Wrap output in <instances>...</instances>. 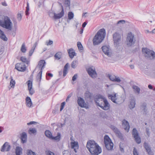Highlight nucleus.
I'll use <instances>...</instances> for the list:
<instances>
[{"label": "nucleus", "mask_w": 155, "mask_h": 155, "mask_svg": "<svg viewBox=\"0 0 155 155\" xmlns=\"http://www.w3.org/2000/svg\"><path fill=\"white\" fill-rule=\"evenodd\" d=\"M86 147L92 155H98L101 152V147L94 140L88 141Z\"/></svg>", "instance_id": "obj_1"}, {"label": "nucleus", "mask_w": 155, "mask_h": 155, "mask_svg": "<svg viewBox=\"0 0 155 155\" xmlns=\"http://www.w3.org/2000/svg\"><path fill=\"white\" fill-rule=\"evenodd\" d=\"M94 101L97 105L102 109L107 110L110 109V105L106 99L103 95H99Z\"/></svg>", "instance_id": "obj_2"}, {"label": "nucleus", "mask_w": 155, "mask_h": 155, "mask_svg": "<svg viewBox=\"0 0 155 155\" xmlns=\"http://www.w3.org/2000/svg\"><path fill=\"white\" fill-rule=\"evenodd\" d=\"M106 36L105 30L104 28L99 30L93 39L94 45H97L102 42Z\"/></svg>", "instance_id": "obj_3"}, {"label": "nucleus", "mask_w": 155, "mask_h": 155, "mask_svg": "<svg viewBox=\"0 0 155 155\" xmlns=\"http://www.w3.org/2000/svg\"><path fill=\"white\" fill-rule=\"evenodd\" d=\"M142 52L147 58L151 60L155 58V53L153 51L147 48H143L142 49Z\"/></svg>", "instance_id": "obj_4"}, {"label": "nucleus", "mask_w": 155, "mask_h": 155, "mask_svg": "<svg viewBox=\"0 0 155 155\" xmlns=\"http://www.w3.org/2000/svg\"><path fill=\"white\" fill-rule=\"evenodd\" d=\"M2 27L8 31H12L13 27V23L9 18L7 16L2 24Z\"/></svg>", "instance_id": "obj_5"}, {"label": "nucleus", "mask_w": 155, "mask_h": 155, "mask_svg": "<svg viewBox=\"0 0 155 155\" xmlns=\"http://www.w3.org/2000/svg\"><path fill=\"white\" fill-rule=\"evenodd\" d=\"M136 40L134 35L131 32L128 33L126 39V42L127 46L130 47L134 45L135 42Z\"/></svg>", "instance_id": "obj_6"}, {"label": "nucleus", "mask_w": 155, "mask_h": 155, "mask_svg": "<svg viewBox=\"0 0 155 155\" xmlns=\"http://www.w3.org/2000/svg\"><path fill=\"white\" fill-rule=\"evenodd\" d=\"M113 38L114 45L117 46L120 44L121 40V36L120 34L116 32L113 35Z\"/></svg>", "instance_id": "obj_7"}, {"label": "nucleus", "mask_w": 155, "mask_h": 155, "mask_svg": "<svg viewBox=\"0 0 155 155\" xmlns=\"http://www.w3.org/2000/svg\"><path fill=\"white\" fill-rule=\"evenodd\" d=\"M132 136L134 138L135 140L137 143H140L141 140L139 135L138 133L135 128H134L132 132Z\"/></svg>", "instance_id": "obj_8"}, {"label": "nucleus", "mask_w": 155, "mask_h": 155, "mask_svg": "<svg viewBox=\"0 0 155 155\" xmlns=\"http://www.w3.org/2000/svg\"><path fill=\"white\" fill-rule=\"evenodd\" d=\"M77 103L79 106L81 107L86 109L89 108L88 104L85 102L83 98L80 97H78Z\"/></svg>", "instance_id": "obj_9"}, {"label": "nucleus", "mask_w": 155, "mask_h": 155, "mask_svg": "<svg viewBox=\"0 0 155 155\" xmlns=\"http://www.w3.org/2000/svg\"><path fill=\"white\" fill-rule=\"evenodd\" d=\"M87 71L88 74L92 78H95L97 77V73L94 67H89L87 69Z\"/></svg>", "instance_id": "obj_10"}, {"label": "nucleus", "mask_w": 155, "mask_h": 155, "mask_svg": "<svg viewBox=\"0 0 155 155\" xmlns=\"http://www.w3.org/2000/svg\"><path fill=\"white\" fill-rule=\"evenodd\" d=\"M102 49L104 53L106 55L109 57L111 56V50L109 47L106 46H104L102 47Z\"/></svg>", "instance_id": "obj_11"}, {"label": "nucleus", "mask_w": 155, "mask_h": 155, "mask_svg": "<svg viewBox=\"0 0 155 155\" xmlns=\"http://www.w3.org/2000/svg\"><path fill=\"white\" fill-rule=\"evenodd\" d=\"M26 66L23 63H18L15 65V68L19 71H24L26 69Z\"/></svg>", "instance_id": "obj_12"}, {"label": "nucleus", "mask_w": 155, "mask_h": 155, "mask_svg": "<svg viewBox=\"0 0 155 155\" xmlns=\"http://www.w3.org/2000/svg\"><path fill=\"white\" fill-rule=\"evenodd\" d=\"M11 149V146L7 142H5L2 146L1 149L2 152L8 151Z\"/></svg>", "instance_id": "obj_13"}, {"label": "nucleus", "mask_w": 155, "mask_h": 155, "mask_svg": "<svg viewBox=\"0 0 155 155\" xmlns=\"http://www.w3.org/2000/svg\"><path fill=\"white\" fill-rule=\"evenodd\" d=\"M130 103L129 105V107L130 109H133L135 105V100L134 97L133 95L130 96Z\"/></svg>", "instance_id": "obj_14"}, {"label": "nucleus", "mask_w": 155, "mask_h": 155, "mask_svg": "<svg viewBox=\"0 0 155 155\" xmlns=\"http://www.w3.org/2000/svg\"><path fill=\"white\" fill-rule=\"evenodd\" d=\"M122 126L124 130L127 132L129 131L130 126L128 122L125 120L122 121Z\"/></svg>", "instance_id": "obj_15"}, {"label": "nucleus", "mask_w": 155, "mask_h": 155, "mask_svg": "<svg viewBox=\"0 0 155 155\" xmlns=\"http://www.w3.org/2000/svg\"><path fill=\"white\" fill-rule=\"evenodd\" d=\"M109 79L113 81L120 82L121 80L120 78L118 77H117L114 75L108 74L107 76Z\"/></svg>", "instance_id": "obj_16"}, {"label": "nucleus", "mask_w": 155, "mask_h": 155, "mask_svg": "<svg viewBox=\"0 0 155 155\" xmlns=\"http://www.w3.org/2000/svg\"><path fill=\"white\" fill-rule=\"evenodd\" d=\"M71 148L74 149L75 152H77V150L78 149V145L77 142L71 141Z\"/></svg>", "instance_id": "obj_17"}, {"label": "nucleus", "mask_w": 155, "mask_h": 155, "mask_svg": "<svg viewBox=\"0 0 155 155\" xmlns=\"http://www.w3.org/2000/svg\"><path fill=\"white\" fill-rule=\"evenodd\" d=\"M116 95V94L114 93L112 94H108V98L111 99L114 103L117 104V103L116 101L117 100Z\"/></svg>", "instance_id": "obj_18"}, {"label": "nucleus", "mask_w": 155, "mask_h": 155, "mask_svg": "<svg viewBox=\"0 0 155 155\" xmlns=\"http://www.w3.org/2000/svg\"><path fill=\"white\" fill-rule=\"evenodd\" d=\"M25 103L26 106L28 107H31L32 105V102L30 97H27L25 99Z\"/></svg>", "instance_id": "obj_19"}, {"label": "nucleus", "mask_w": 155, "mask_h": 155, "mask_svg": "<svg viewBox=\"0 0 155 155\" xmlns=\"http://www.w3.org/2000/svg\"><path fill=\"white\" fill-rule=\"evenodd\" d=\"M144 147L148 154L150 155H152L153 153L151 151L150 148L148 144L146 143H144Z\"/></svg>", "instance_id": "obj_20"}, {"label": "nucleus", "mask_w": 155, "mask_h": 155, "mask_svg": "<svg viewBox=\"0 0 155 155\" xmlns=\"http://www.w3.org/2000/svg\"><path fill=\"white\" fill-rule=\"evenodd\" d=\"M64 13L63 7H62V10L61 12L58 14H54V17L55 19H59L62 17L64 15Z\"/></svg>", "instance_id": "obj_21"}, {"label": "nucleus", "mask_w": 155, "mask_h": 155, "mask_svg": "<svg viewBox=\"0 0 155 155\" xmlns=\"http://www.w3.org/2000/svg\"><path fill=\"white\" fill-rule=\"evenodd\" d=\"M147 104L146 103H142L141 106L140 108L144 114H147V109L146 107Z\"/></svg>", "instance_id": "obj_22"}, {"label": "nucleus", "mask_w": 155, "mask_h": 155, "mask_svg": "<svg viewBox=\"0 0 155 155\" xmlns=\"http://www.w3.org/2000/svg\"><path fill=\"white\" fill-rule=\"evenodd\" d=\"M110 128L119 137L121 136V133L120 132L117 128L114 126H110Z\"/></svg>", "instance_id": "obj_23"}, {"label": "nucleus", "mask_w": 155, "mask_h": 155, "mask_svg": "<svg viewBox=\"0 0 155 155\" xmlns=\"http://www.w3.org/2000/svg\"><path fill=\"white\" fill-rule=\"evenodd\" d=\"M45 64V61L44 60H41L39 62L37 67L39 68L41 71H42V68H44Z\"/></svg>", "instance_id": "obj_24"}, {"label": "nucleus", "mask_w": 155, "mask_h": 155, "mask_svg": "<svg viewBox=\"0 0 155 155\" xmlns=\"http://www.w3.org/2000/svg\"><path fill=\"white\" fill-rule=\"evenodd\" d=\"M27 135L26 134L25 132L22 133L21 136V142L23 143H25L27 141Z\"/></svg>", "instance_id": "obj_25"}, {"label": "nucleus", "mask_w": 155, "mask_h": 155, "mask_svg": "<svg viewBox=\"0 0 155 155\" xmlns=\"http://www.w3.org/2000/svg\"><path fill=\"white\" fill-rule=\"evenodd\" d=\"M68 52L70 57L71 58H72L75 55V53L73 49L72 48H71L68 50Z\"/></svg>", "instance_id": "obj_26"}, {"label": "nucleus", "mask_w": 155, "mask_h": 155, "mask_svg": "<svg viewBox=\"0 0 155 155\" xmlns=\"http://www.w3.org/2000/svg\"><path fill=\"white\" fill-rule=\"evenodd\" d=\"M132 88L134 90V91L136 94H138L140 93V89L138 86L136 85H133L132 87Z\"/></svg>", "instance_id": "obj_27"}, {"label": "nucleus", "mask_w": 155, "mask_h": 155, "mask_svg": "<svg viewBox=\"0 0 155 155\" xmlns=\"http://www.w3.org/2000/svg\"><path fill=\"white\" fill-rule=\"evenodd\" d=\"M22 149L19 147H17L15 149L16 155H21L22 154Z\"/></svg>", "instance_id": "obj_28"}, {"label": "nucleus", "mask_w": 155, "mask_h": 155, "mask_svg": "<svg viewBox=\"0 0 155 155\" xmlns=\"http://www.w3.org/2000/svg\"><path fill=\"white\" fill-rule=\"evenodd\" d=\"M64 5L68 9H70V0H63Z\"/></svg>", "instance_id": "obj_29"}, {"label": "nucleus", "mask_w": 155, "mask_h": 155, "mask_svg": "<svg viewBox=\"0 0 155 155\" xmlns=\"http://www.w3.org/2000/svg\"><path fill=\"white\" fill-rule=\"evenodd\" d=\"M107 149L109 150H111L113 147L114 144L112 142H110L109 143L105 145Z\"/></svg>", "instance_id": "obj_30"}, {"label": "nucleus", "mask_w": 155, "mask_h": 155, "mask_svg": "<svg viewBox=\"0 0 155 155\" xmlns=\"http://www.w3.org/2000/svg\"><path fill=\"white\" fill-rule=\"evenodd\" d=\"M28 133L31 135H35L37 133V130L35 128H30L28 130Z\"/></svg>", "instance_id": "obj_31"}, {"label": "nucleus", "mask_w": 155, "mask_h": 155, "mask_svg": "<svg viewBox=\"0 0 155 155\" xmlns=\"http://www.w3.org/2000/svg\"><path fill=\"white\" fill-rule=\"evenodd\" d=\"M104 141L105 145L112 142L111 140L108 135H105L104 137Z\"/></svg>", "instance_id": "obj_32"}, {"label": "nucleus", "mask_w": 155, "mask_h": 155, "mask_svg": "<svg viewBox=\"0 0 155 155\" xmlns=\"http://www.w3.org/2000/svg\"><path fill=\"white\" fill-rule=\"evenodd\" d=\"M69 64L68 63H67L64 66L63 72V75L64 76H65L67 74V71L68 69V68L69 66Z\"/></svg>", "instance_id": "obj_33"}, {"label": "nucleus", "mask_w": 155, "mask_h": 155, "mask_svg": "<svg viewBox=\"0 0 155 155\" xmlns=\"http://www.w3.org/2000/svg\"><path fill=\"white\" fill-rule=\"evenodd\" d=\"M45 135L49 139H51L52 138V135L51 132L49 130H47L45 132Z\"/></svg>", "instance_id": "obj_34"}, {"label": "nucleus", "mask_w": 155, "mask_h": 155, "mask_svg": "<svg viewBox=\"0 0 155 155\" xmlns=\"http://www.w3.org/2000/svg\"><path fill=\"white\" fill-rule=\"evenodd\" d=\"M37 45V43H35L33 47L29 51V56H31L32 55L33 53L34 50Z\"/></svg>", "instance_id": "obj_35"}, {"label": "nucleus", "mask_w": 155, "mask_h": 155, "mask_svg": "<svg viewBox=\"0 0 155 155\" xmlns=\"http://www.w3.org/2000/svg\"><path fill=\"white\" fill-rule=\"evenodd\" d=\"M6 17L7 16L0 15V26H2V24L4 22V20Z\"/></svg>", "instance_id": "obj_36"}, {"label": "nucleus", "mask_w": 155, "mask_h": 155, "mask_svg": "<svg viewBox=\"0 0 155 155\" xmlns=\"http://www.w3.org/2000/svg\"><path fill=\"white\" fill-rule=\"evenodd\" d=\"M61 138V134L60 133H58L57 135L55 137H53L52 136V138L51 139L54 140L59 141L60 139Z\"/></svg>", "instance_id": "obj_37"}, {"label": "nucleus", "mask_w": 155, "mask_h": 155, "mask_svg": "<svg viewBox=\"0 0 155 155\" xmlns=\"http://www.w3.org/2000/svg\"><path fill=\"white\" fill-rule=\"evenodd\" d=\"M21 60L23 62H25L27 64L29 63V61L27 60V58L25 57H21L20 58Z\"/></svg>", "instance_id": "obj_38"}, {"label": "nucleus", "mask_w": 155, "mask_h": 155, "mask_svg": "<svg viewBox=\"0 0 155 155\" xmlns=\"http://www.w3.org/2000/svg\"><path fill=\"white\" fill-rule=\"evenodd\" d=\"M21 51L23 53H25L26 51V48L25 43H23L21 48Z\"/></svg>", "instance_id": "obj_39"}, {"label": "nucleus", "mask_w": 155, "mask_h": 155, "mask_svg": "<svg viewBox=\"0 0 155 155\" xmlns=\"http://www.w3.org/2000/svg\"><path fill=\"white\" fill-rule=\"evenodd\" d=\"M78 64V61L74 60L73 61L71 64V67L73 68H75L76 67Z\"/></svg>", "instance_id": "obj_40"}, {"label": "nucleus", "mask_w": 155, "mask_h": 155, "mask_svg": "<svg viewBox=\"0 0 155 155\" xmlns=\"http://www.w3.org/2000/svg\"><path fill=\"white\" fill-rule=\"evenodd\" d=\"M27 84L28 89H31L32 88V81L30 80H28L27 82Z\"/></svg>", "instance_id": "obj_41"}, {"label": "nucleus", "mask_w": 155, "mask_h": 155, "mask_svg": "<svg viewBox=\"0 0 155 155\" xmlns=\"http://www.w3.org/2000/svg\"><path fill=\"white\" fill-rule=\"evenodd\" d=\"M42 71H41L37 75L36 79L37 80H39V81H41V78Z\"/></svg>", "instance_id": "obj_42"}, {"label": "nucleus", "mask_w": 155, "mask_h": 155, "mask_svg": "<svg viewBox=\"0 0 155 155\" xmlns=\"http://www.w3.org/2000/svg\"><path fill=\"white\" fill-rule=\"evenodd\" d=\"M11 80L10 82V86L12 87H13L15 86V81L13 80L12 77H10Z\"/></svg>", "instance_id": "obj_43"}, {"label": "nucleus", "mask_w": 155, "mask_h": 155, "mask_svg": "<svg viewBox=\"0 0 155 155\" xmlns=\"http://www.w3.org/2000/svg\"><path fill=\"white\" fill-rule=\"evenodd\" d=\"M0 38L4 41H6L8 40V38L4 34L0 35Z\"/></svg>", "instance_id": "obj_44"}, {"label": "nucleus", "mask_w": 155, "mask_h": 155, "mask_svg": "<svg viewBox=\"0 0 155 155\" xmlns=\"http://www.w3.org/2000/svg\"><path fill=\"white\" fill-rule=\"evenodd\" d=\"M27 155H36L35 153L31 150H28L27 151Z\"/></svg>", "instance_id": "obj_45"}, {"label": "nucleus", "mask_w": 155, "mask_h": 155, "mask_svg": "<svg viewBox=\"0 0 155 155\" xmlns=\"http://www.w3.org/2000/svg\"><path fill=\"white\" fill-rule=\"evenodd\" d=\"M74 14L71 12H70L68 14V18L69 20H71L74 17Z\"/></svg>", "instance_id": "obj_46"}, {"label": "nucleus", "mask_w": 155, "mask_h": 155, "mask_svg": "<svg viewBox=\"0 0 155 155\" xmlns=\"http://www.w3.org/2000/svg\"><path fill=\"white\" fill-rule=\"evenodd\" d=\"M61 52H58L55 55L54 57L57 59H58V60L60 59L61 58Z\"/></svg>", "instance_id": "obj_47"}, {"label": "nucleus", "mask_w": 155, "mask_h": 155, "mask_svg": "<svg viewBox=\"0 0 155 155\" xmlns=\"http://www.w3.org/2000/svg\"><path fill=\"white\" fill-rule=\"evenodd\" d=\"M77 46L79 50H82L83 49V47L80 42H78L77 43Z\"/></svg>", "instance_id": "obj_48"}, {"label": "nucleus", "mask_w": 155, "mask_h": 155, "mask_svg": "<svg viewBox=\"0 0 155 155\" xmlns=\"http://www.w3.org/2000/svg\"><path fill=\"white\" fill-rule=\"evenodd\" d=\"M29 10V4L28 3H27V6L26 7V10L25 11V14L26 15H29V13L28 12Z\"/></svg>", "instance_id": "obj_49"}, {"label": "nucleus", "mask_w": 155, "mask_h": 155, "mask_svg": "<svg viewBox=\"0 0 155 155\" xmlns=\"http://www.w3.org/2000/svg\"><path fill=\"white\" fill-rule=\"evenodd\" d=\"M84 95L87 98H90L91 96V94L89 92H87L85 93Z\"/></svg>", "instance_id": "obj_50"}, {"label": "nucleus", "mask_w": 155, "mask_h": 155, "mask_svg": "<svg viewBox=\"0 0 155 155\" xmlns=\"http://www.w3.org/2000/svg\"><path fill=\"white\" fill-rule=\"evenodd\" d=\"M53 43V41L52 40H50L46 41V45L48 46L51 45Z\"/></svg>", "instance_id": "obj_51"}, {"label": "nucleus", "mask_w": 155, "mask_h": 155, "mask_svg": "<svg viewBox=\"0 0 155 155\" xmlns=\"http://www.w3.org/2000/svg\"><path fill=\"white\" fill-rule=\"evenodd\" d=\"M45 153L46 155H55L54 153L50 151H46Z\"/></svg>", "instance_id": "obj_52"}, {"label": "nucleus", "mask_w": 155, "mask_h": 155, "mask_svg": "<svg viewBox=\"0 0 155 155\" xmlns=\"http://www.w3.org/2000/svg\"><path fill=\"white\" fill-rule=\"evenodd\" d=\"M63 155H71V154L68 151L65 150L63 152Z\"/></svg>", "instance_id": "obj_53"}, {"label": "nucleus", "mask_w": 155, "mask_h": 155, "mask_svg": "<svg viewBox=\"0 0 155 155\" xmlns=\"http://www.w3.org/2000/svg\"><path fill=\"white\" fill-rule=\"evenodd\" d=\"M133 153L134 155H139L135 147L134 148Z\"/></svg>", "instance_id": "obj_54"}, {"label": "nucleus", "mask_w": 155, "mask_h": 155, "mask_svg": "<svg viewBox=\"0 0 155 155\" xmlns=\"http://www.w3.org/2000/svg\"><path fill=\"white\" fill-rule=\"evenodd\" d=\"M65 104V102H64L61 104V108L60 109V111H61L62 110H63V108H64V107Z\"/></svg>", "instance_id": "obj_55"}, {"label": "nucleus", "mask_w": 155, "mask_h": 155, "mask_svg": "<svg viewBox=\"0 0 155 155\" xmlns=\"http://www.w3.org/2000/svg\"><path fill=\"white\" fill-rule=\"evenodd\" d=\"M17 18L19 21L21 20V14L18 13L17 15Z\"/></svg>", "instance_id": "obj_56"}, {"label": "nucleus", "mask_w": 155, "mask_h": 155, "mask_svg": "<svg viewBox=\"0 0 155 155\" xmlns=\"http://www.w3.org/2000/svg\"><path fill=\"white\" fill-rule=\"evenodd\" d=\"M28 90L29 91V94L30 95H32L34 93L35 91L32 88L31 89H28Z\"/></svg>", "instance_id": "obj_57"}, {"label": "nucleus", "mask_w": 155, "mask_h": 155, "mask_svg": "<svg viewBox=\"0 0 155 155\" xmlns=\"http://www.w3.org/2000/svg\"><path fill=\"white\" fill-rule=\"evenodd\" d=\"M78 77V75L77 74H75L74 75L73 77L72 78V80L73 81H75L77 78Z\"/></svg>", "instance_id": "obj_58"}, {"label": "nucleus", "mask_w": 155, "mask_h": 155, "mask_svg": "<svg viewBox=\"0 0 155 155\" xmlns=\"http://www.w3.org/2000/svg\"><path fill=\"white\" fill-rule=\"evenodd\" d=\"M125 21L124 20H120L117 22V24H120V23H122V24H124L125 23Z\"/></svg>", "instance_id": "obj_59"}, {"label": "nucleus", "mask_w": 155, "mask_h": 155, "mask_svg": "<svg viewBox=\"0 0 155 155\" xmlns=\"http://www.w3.org/2000/svg\"><path fill=\"white\" fill-rule=\"evenodd\" d=\"M36 123V122L35 121H31L29 123H27V125H30L32 124H35Z\"/></svg>", "instance_id": "obj_60"}, {"label": "nucleus", "mask_w": 155, "mask_h": 155, "mask_svg": "<svg viewBox=\"0 0 155 155\" xmlns=\"http://www.w3.org/2000/svg\"><path fill=\"white\" fill-rule=\"evenodd\" d=\"M138 50V48H134V49H133V51H132V52L133 53L137 51Z\"/></svg>", "instance_id": "obj_61"}, {"label": "nucleus", "mask_w": 155, "mask_h": 155, "mask_svg": "<svg viewBox=\"0 0 155 155\" xmlns=\"http://www.w3.org/2000/svg\"><path fill=\"white\" fill-rule=\"evenodd\" d=\"M149 129L148 128H147L146 129V131L147 133V135L149 136Z\"/></svg>", "instance_id": "obj_62"}, {"label": "nucleus", "mask_w": 155, "mask_h": 155, "mask_svg": "<svg viewBox=\"0 0 155 155\" xmlns=\"http://www.w3.org/2000/svg\"><path fill=\"white\" fill-rule=\"evenodd\" d=\"M87 25V23L86 22H84L82 24V26L83 28H84Z\"/></svg>", "instance_id": "obj_63"}, {"label": "nucleus", "mask_w": 155, "mask_h": 155, "mask_svg": "<svg viewBox=\"0 0 155 155\" xmlns=\"http://www.w3.org/2000/svg\"><path fill=\"white\" fill-rule=\"evenodd\" d=\"M150 33H152V34H155V28L153 29L151 31H150Z\"/></svg>", "instance_id": "obj_64"}]
</instances>
